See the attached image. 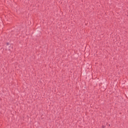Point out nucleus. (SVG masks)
<instances>
[{
    "label": "nucleus",
    "mask_w": 128,
    "mask_h": 128,
    "mask_svg": "<svg viewBox=\"0 0 128 128\" xmlns=\"http://www.w3.org/2000/svg\"><path fill=\"white\" fill-rule=\"evenodd\" d=\"M102 128H104V126H102Z\"/></svg>",
    "instance_id": "f257e3e1"
},
{
    "label": "nucleus",
    "mask_w": 128,
    "mask_h": 128,
    "mask_svg": "<svg viewBox=\"0 0 128 128\" xmlns=\"http://www.w3.org/2000/svg\"><path fill=\"white\" fill-rule=\"evenodd\" d=\"M7 44H8H8H8V43H7Z\"/></svg>",
    "instance_id": "f03ea898"
}]
</instances>
